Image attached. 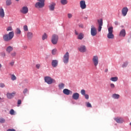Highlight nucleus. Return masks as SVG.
Returning <instances> with one entry per match:
<instances>
[{"label":"nucleus","mask_w":131,"mask_h":131,"mask_svg":"<svg viewBox=\"0 0 131 131\" xmlns=\"http://www.w3.org/2000/svg\"><path fill=\"white\" fill-rule=\"evenodd\" d=\"M128 64V63H127V62L124 63L122 64V67H123V68L126 67V66H127V64Z\"/></svg>","instance_id":"obj_43"},{"label":"nucleus","mask_w":131,"mask_h":131,"mask_svg":"<svg viewBox=\"0 0 131 131\" xmlns=\"http://www.w3.org/2000/svg\"><path fill=\"white\" fill-rule=\"evenodd\" d=\"M27 92H28V90H27V89H25L24 91H23V93L24 94H26V93H27Z\"/></svg>","instance_id":"obj_48"},{"label":"nucleus","mask_w":131,"mask_h":131,"mask_svg":"<svg viewBox=\"0 0 131 131\" xmlns=\"http://www.w3.org/2000/svg\"><path fill=\"white\" fill-rule=\"evenodd\" d=\"M108 33L107 35V38L113 39L114 38V34H113V27H110L108 28Z\"/></svg>","instance_id":"obj_2"},{"label":"nucleus","mask_w":131,"mask_h":131,"mask_svg":"<svg viewBox=\"0 0 131 131\" xmlns=\"http://www.w3.org/2000/svg\"><path fill=\"white\" fill-rule=\"evenodd\" d=\"M17 78L16 77V76L15 75H11V79L12 80H16Z\"/></svg>","instance_id":"obj_33"},{"label":"nucleus","mask_w":131,"mask_h":131,"mask_svg":"<svg viewBox=\"0 0 131 131\" xmlns=\"http://www.w3.org/2000/svg\"><path fill=\"white\" fill-rule=\"evenodd\" d=\"M15 34L16 35H20L21 34V30L20 28H17L15 31Z\"/></svg>","instance_id":"obj_22"},{"label":"nucleus","mask_w":131,"mask_h":131,"mask_svg":"<svg viewBox=\"0 0 131 131\" xmlns=\"http://www.w3.org/2000/svg\"><path fill=\"white\" fill-rule=\"evenodd\" d=\"M92 61L94 66H95V67H97V66H98V64H99V57L97 55L94 56L92 58Z\"/></svg>","instance_id":"obj_7"},{"label":"nucleus","mask_w":131,"mask_h":131,"mask_svg":"<svg viewBox=\"0 0 131 131\" xmlns=\"http://www.w3.org/2000/svg\"><path fill=\"white\" fill-rule=\"evenodd\" d=\"M0 17H5V10H4V8H3V7L0 8Z\"/></svg>","instance_id":"obj_16"},{"label":"nucleus","mask_w":131,"mask_h":131,"mask_svg":"<svg viewBox=\"0 0 131 131\" xmlns=\"http://www.w3.org/2000/svg\"><path fill=\"white\" fill-rule=\"evenodd\" d=\"M6 6H11L12 5V0H6Z\"/></svg>","instance_id":"obj_27"},{"label":"nucleus","mask_w":131,"mask_h":131,"mask_svg":"<svg viewBox=\"0 0 131 131\" xmlns=\"http://www.w3.org/2000/svg\"><path fill=\"white\" fill-rule=\"evenodd\" d=\"M28 11H29L28 7H27L26 6H24L20 10V12L22 14H27V13H28Z\"/></svg>","instance_id":"obj_10"},{"label":"nucleus","mask_w":131,"mask_h":131,"mask_svg":"<svg viewBox=\"0 0 131 131\" xmlns=\"http://www.w3.org/2000/svg\"><path fill=\"white\" fill-rule=\"evenodd\" d=\"M81 95H82L83 96H84V95H85V90H81Z\"/></svg>","instance_id":"obj_38"},{"label":"nucleus","mask_w":131,"mask_h":131,"mask_svg":"<svg viewBox=\"0 0 131 131\" xmlns=\"http://www.w3.org/2000/svg\"><path fill=\"white\" fill-rule=\"evenodd\" d=\"M91 33L92 36H96L97 35V29L94 26H91Z\"/></svg>","instance_id":"obj_8"},{"label":"nucleus","mask_w":131,"mask_h":131,"mask_svg":"<svg viewBox=\"0 0 131 131\" xmlns=\"http://www.w3.org/2000/svg\"><path fill=\"white\" fill-rule=\"evenodd\" d=\"M80 7L82 10H84V9L86 8V5L85 4V1H81L80 2Z\"/></svg>","instance_id":"obj_11"},{"label":"nucleus","mask_w":131,"mask_h":131,"mask_svg":"<svg viewBox=\"0 0 131 131\" xmlns=\"http://www.w3.org/2000/svg\"><path fill=\"white\" fill-rule=\"evenodd\" d=\"M52 55H56L57 54V50L56 49L52 50Z\"/></svg>","instance_id":"obj_32"},{"label":"nucleus","mask_w":131,"mask_h":131,"mask_svg":"<svg viewBox=\"0 0 131 131\" xmlns=\"http://www.w3.org/2000/svg\"><path fill=\"white\" fill-rule=\"evenodd\" d=\"M127 12H128V8L127 7H124L122 9V14L124 17H125L127 14Z\"/></svg>","instance_id":"obj_12"},{"label":"nucleus","mask_w":131,"mask_h":131,"mask_svg":"<svg viewBox=\"0 0 131 131\" xmlns=\"http://www.w3.org/2000/svg\"><path fill=\"white\" fill-rule=\"evenodd\" d=\"M2 64L0 63V68H2Z\"/></svg>","instance_id":"obj_58"},{"label":"nucleus","mask_w":131,"mask_h":131,"mask_svg":"<svg viewBox=\"0 0 131 131\" xmlns=\"http://www.w3.org/2000/svg\"><path fill=\"white\" fill-rule=\"evenodd\" d=\"M38 2H40L41 1V0H37Z\"/></svg>","instance_id":"obj_59"},{"label":"nucleus","mask_w":131,"mask_h":131,"mask_svg":"<svg viewBox=\"0 0 131 131\" xmlns=\"http://www.w3.org/2000/svg\"><path fill=\"white\" fill-rule=\"evenodd\" d=\"M14 32L12 31L9 32L8 34H5L3 35V38L4 41H10L13 39L14 37Z\"/></svg>","instance_id":"obj_1"},{"label":"nucleus","mask_w":131,"mask_h":131,"mask_svg":"<svg viewBox=\"0 0 131 131\" xmlns=\"http://www.w3.org/2000/svg\"><path fill=\"white\" fill-rule=\"evenodd\" d=\"M7 31H12V30H13V28H12V27H8L7 29H6Z\"/></svg>","instance_id":"obj_36"},{"label":"nucleus","mask_w":131,"mask_h":131,"mask_svg":"<svg viewBox=\"0 0 131 131\" xmlns=\"http://www.w3.org/2000/svg\"><path fill=\"white\" fill-rule=\"evenodd\" d=\"M101 30H102V26H99V27H98L99 32H100L101 31Z\"/></svg>","instance_id":"obj_47"},{"label":"nucleus","mask_w":131,"mask_h":131,"mask_svg":"<svg viewBox=\"0 0 131 131\" xmlns=\"http://www.w3.org/2000/svg\"><path fill=\"white\" fill-rule=\"evenodd\" d=\"M6 85H5V83H0V88H5Z\"/></svg>","instance_id":"obj_41"},{"label":"nucleus","mask_w":131,"mask_h":131,"mask_svg":"<svg viewBox=\"0 0 131 131\" xmlns=\"http://www.w3.org/2000/svg\"><path fill=\"white\" fill-rule=\"evenodd\" d=\"M13 48L12 46H8L6 49V52H7L8 54H10L11 52L13 51Z\"/></svg>","instance_id":"obj_21"},{"label":"nucleus","mask_w":131,"mask_h":131,"mask_svg":"<svg viewBox=\"0 0 131 131\" xmlns=\"http://www.w3.org/2000/svg\"><path fill=\"white\" fill-rule=\"evenodd\" d=\"M16 52H14L11 53V57H15L16 56Z\"/></svg>","instance_id":"obj_40"},{"label":"nucleus","mask_w":131,"mask_h":131,"mask_svg":"<svg viewBox=\"0 0 131 131\" xmlns=\"http://www.w3.org/2000/svg\"><path fill=\"white\" fill-rule=\"evenodd\" d=\"M86 107L88 108H92V104L90 102H86Z\"/></svg>","instance_id":"obj_34"},{"label":"nucleus","mask_w":131,"mask_h":131,"mask_svg":"<svg viewBox=\"0 0 131 131\" xmlns=\"http://www.w3.org/2000/svg\"><path fill=\"white\" fill-rule=\"evenodd\" d=\"M99 26H103V19H100L97 20Z\"/></svg>","instance_id":"obj_25"},{"label":"nucleus","mask_w":131,"mask_h":131,"mask_svg":"<svg viewBox=\"0 0 131 131\" xmlns=\"http://www.w3.org/2000/svg\"><path fill=\"white\" fill-rule=\"evenodd\" d=\"M5 120L4 119H0V123H4L5 122Z\"/></svg>","instance_id":"obj_44"},{"label":"nucleus","mask_w":131,"mask_h":131,"mask_svg":"<svg viewBox=\"0 0 131 131\" xmlns=\"http://www.w3.org/2000/svg\"><path fill=\"white\" fill-rule=\"evenodd\" d=\"M24 31H27L28 30V27L27 25L24 26Z\"/></svg>","instance_id":"obj_35"},{"label":"nucleus","mask_w":131,"mask_h":131,"mask_svg":"<svg viewBox=\"0 0 131 131\" xmlns=\"http://www.w3.org/2000/svg\"><path fill=\"white\" fill-rule=\"evenodd\" d=\"M60 3L62 5H67L68 2H67V0H61Z\"/></svg>","instance_id":"obj_30"},{"label":"nucleus","mask_w":131,"mask_h":131,"mask_svg":"<svg viewBox=\"0 0 131 131\" xmlns=\"http://www.w3.org/2000/svg\"><path fill=\"white\" fill-rule=\"evenodd\" d=\"M118 22L117 21H116L115 23V24L116 25H117V24H118Z\"/></svg>","instance_id":"obj_56"},{"label":"nucleus","mask_w":131,"mask_h":131,"mask_svg":"<svg viewBox=\"0 0 131 131\" xmlns=\"http://www.w3.org/2000/svg\"><path fill=\"white\" fill-rule=\"evenodd\" d=\"M110 86L112 89H115V85L114 83H111Z\"/></svg>","instance_id":"obj_42"},{"label":"nucleus","mask_w":131,"mask_h":131,"mask_svg":"<svg viewBox=\"0 0 131 131\" xmlns=\"http://www.w3.org/2000/svg\"><path fill=\"white\" fill-rule=\"evenodd\" d=\"M64 85H65L64 84V83H60V84H59L58 86H59V89H60V90H62V89H64Z\"/></svg>","instance_id":"obj_31"},{"label":"nucleus","mask_w":131,"mask_h":131,"mask_svg":"<svg viewBox=\"0 0 131 131\" xmlns=\"http://www.w3.org/2000/svg\"><path fill=\"white\" fill-rule=\"evenodd\" d=\"M1 56H2V57H5V56H6V53H5V52H2V53H1Z\"/></svg>","instance_id":"obj_51"},{"label":"nucleus","mask_w":131,"mask_h":131,"mask_svg":"<svg viewBox=\"0 0 131 131\" xmlns=\"http://www.w3.org/2000/svg\"><path fill=\"white\" fill-rule=\"evenodd\" d=\"M72 98L74 100H78L79 99V94L78 93H74L72 95Z\"/></svg>","instance_id":"obj_17"},{"label":"nucleus","mask_w":131,"mask_h":131,"mask_svg":"<svg viewBox=\"0 0 131 131\" xmlns=\"http://www.w3.org/2000/svg\"><path fill=\"white\" fill-rule=\"evenodd\" d=\"M22 103V101H21V100H18L17 101V104L18 105H21V103Z\"/></svg>","instance_id":"obj_49"},{"label":"nucleus","mask_w":131,"mask_h":131,"mask_svg":"<svg viewBox=\"0 0 131 131\" xmlns=\"http://www.w3.org/2000/svg\"><path fill=\"white\" fill-rule=\"evenodd\" d=\"M129 125H131V122L129 123Z\"/></svg>","instance_id":"obj_61"},{"label":"nucleus","mask_w":131,"mask_h":131,"mask_svg":"<svg viewBox=\"0 0 131 131\" xmlns=\"http://www.w3.org/2000/svg\"><path fill=\"white\" fill-rule=\"evenodd\" d=\"M1 97H0V100H1Z\"/></svg>","instance_id":"obj_62"},{"label":"nucleus","mask_w":131,"mask_h":131,"mask_svg":"<svg viewBox=\"0 0 131 131\" xmlns=\"http://www.w3.org/2000/svg\"><path fill=\"white\" fill-rule=\"evenodd\" d=\"M59 62L58 61V60H53L52 61V66L54 68H56L57 67V66H58V63Z\"/></svg>","instance_id":"obj_18"},{"label":"nucleus","mask_w":131,"mask_h":131,"mask_svg":"<svg viewBox=\"0 0 131 131\" xmlns=\"http://www.w3.org/2000/svg\"><path fill=\"white\" fill-rule=\"evenodd\" d=\"M14 114H15V111H14V110L13 109L11 110L10 111V114H11V115H14Z\"/></svg>","instance_id":"obj_37"},{"label":"nucleus","mask_w":131,"mask_h":131,"mask_svg":"<svg viewBox=\"0 0 131 131\" xmlns=\"http://www.w3.org/2000/svg\"><path fill=\"white\" fill-rule=\"evenodd\" d=\"M7 131H16L14 129H8Z\"/></svg>","instance_id":"obj_53"},{"label":"nucleus","mask_w":131,"mask_h":131,"mask_svg":"<svg viewBox=\"0 0 131 131\" xmlns=\"http://www.w3.org/2000/svg\"><path fill=\"white\" fill-rule=\"evenodd\" d=\"M115 120H116L117 123H122L123 122V119L121 118H115Z\"/></svg>","instance_id":"obj_20"},{"label":"nucleus","mask_w":131,"mask_h":131,"mask_svg":"<svg viewBox=\"0 0 131 131\" xmlns=\"http://www.w3.org/2000/svg\"><path fill=\"white\" fill-rule=\"evenodd\" d=\"M59 40V36L57 34H53L51 38V42L53 45H57Z\"/></svg>","instance_id":"obj_3"},{"label":"nucleus","mask_w":131,"mask_h":131,"mask_svg":"<svg viewBox=\"0 0 131 131\" xmlns=\"http://www.w3.org/2000/svg\"><path fill=\"white\" fill-rule=\"evenodd\" d=\"M120 95L117 94H114L112 95V98L114 99H119Z\"/></svg>","instance_id":"obj_26"},{"label":"nucleus","mask_w":131,"mask_h":131,"mask_svg":"<svg viewBox=\"0 0 131 131\" xmlns=\"http://www.w3.org/2000/svg\"><path fill=\"white\" fill-rule=\"evenodd\" d=\"M35 8H37V9H41L42 8H43L45 7V0H41V1H39V2H37L35 5Z\"/></svg>","instance_id":"obj_5"},{"label":"nucleus","mask_w":131,"mask_h":131,"mask_svg":"<svg viewBox=\"0 0 131 131\" xmlns=\"http://www.w3.org/2000/svg\"><path fill=\"white\" fill-rule=\"evenodd\" d=\"M15 95H16V92H13L12 93H7V94H6V96L8 99H13V97H15Z\"/></svg>","instance_id":"obj_14"},{"label":"nucleus","mask_w":131,"mask_h":131,"mask_svg":"<svg viewBox=\"0 0 131 131\" xmlns=\"http://www.w3.org/2000/svg\"><path fill=\"white\" fill-rule=\"evenodd\" d=\"M63 93L64 94V95H67V96L69 95H72V94L73 93V92H72V91L67 89H65L63 90Z\"/></svg>","instance_id":"obj_15"},{"label":"nucleus","mask_w":131,"mask_h":131,"mask_svg":"<svg viewBox=\"0 0 131 131\" xmlns=\"http://www.w3.org/2000/svg\"><path fill=\"white\" fill-rule=\"evenodd\" d=\"M68 17L69 19H71V18H72V14L71 13H68Z\"/></svg>","instance_id":"obj_39"},{"label":"nucleus","mask_w":131,"mask_h":131,"mask_svg":"<svg viewBox=\"0 0 131 131\" xmlns=\"http://www.w3.org/2000/svg\"><path fill=\"white\" fill-rule=\"evenodd\" d=\"M45 81L48 84H52V83H55V82H56V80H55V79H52L51 78V77L49 76L45 77Z\"/></svg>","instance_id":"obj_4"},{"label":"nucleus","mask_w":131,"mask_h":131,"mask_svg":"<svg viewBox=\"0 0 131 131\" xmlns=\"http://www.w3.org/2000/svg\"><path fill=\"white\" fill-rule=\"evenodd\" d=\"M27 36L28 39H32L33 37V33L31 32H28L27 34Z\"/></svg>","instance_id":"obj_19"},{"label":"nucleus","mask_w":131,"mask_h":131,"mask_svg":"<svg viewBox=\"0 0 131 131\" xmlns=\"http://www.w3.org/2000/svg\"><path fill=\"white\" fill-rule=\"evenodd\" d=\"M79 27H80V28H83V25L82 24L79 25Z\"/></svg>","instance_id":"obj_52"},{"label":"nucleus","mask_w":131,"mask_h":131,"mask_svg":"<svg viewBox=\"0 0 131 131\" xmlns=\"http://www.w3.org/2000/svg\"><path fill=\"white\" fill-rule=\"evenodd\" d=\"M84 96L85 98L86 99V100H89V95L85 94Z\"/></svg>","instance_id":"obj_46"},{"label":"nucleus","mask_w":131,"mask_h":131,"mask_svg":"<svg viewBox=\"0 0 131 131\" xmlns=\"http://www.w3.org/2000/svg\"><path fill=\"white\" fill-rule=\"evenodd\" d=\"M10 66H14V64H15V61H12L9 63Z\"/></svg>","instance_id":"obj_45"},{"label":"nucleus","mask_w":131,"mask_h":131,"mask_svg":"<svg viewBox=\"0 0 131 131\" xmlns=\"http://www.w3.org/2000/svg\"><path fill=\"white\" fill-rule=\"evenodd\" d=\"M105 72H108V69H106V70H105Z\"/></svg>","instance_id":"obj_57"},{"label":"nucleus","mask_w":131,"mask_h":131,"mask_svg":"<svg viewBox=\"0 0 131 131\" xmlns=\"http://www.w3.org/2000/svg\"><path fill=\"white\" fill-rule=\"evenodd\" d=\"M36 67L37 69H39V68H40V64H37L36 65Z\"/></svg>","instance_id":"obj_50"},{"label":"nucleus","mask_w":131,"mask_h":131,"mask_svg":"<svg viewBox=\"0 0 131 131\" xmlns=\"http://www.w3.org/2000/svg\"><path fill=\"white\" fill-rule=\"evenodd\" d=\"M16 2H19V0H15Z\"/></svg>","instance_id":"obj_60"},{"label":"nucleus","mask_w":131,"mask_h":131,"mask_svg":"<svg viewBox=\"0 0 131 131\" xmlns=\"http://www.w3.org/2000/svg\"><path fill=\"white\" fill-rule=\"evenodd\" d=\"M120 36H122L123 37H124L125 36V30L123 29L120 32L119 34Z\"/></svg>","instance_id":"obj_23"},{"label":"nucleus","mask_w":131,"mask_h":131,"mask_svg":"<svg viewBox=\"0 0 131 131\" xmlns=\"http://www.w3.org/2000/svg\"><path fill=\"white\" fill-rule=\"evenodd\" d=\"M23 48H24V50H26L27 49V46H25L23 47Z\"/></svg>","instance_id":"obj_55"},{"label":"nucleus","mask_w":131,"mask_h":131,"mask_svg":"<svg viewBox=\"0 0 131 131\" xmlns=\"http://www.w3.org/2000/svg\"><path fill=\"white\" fill-rule=\"evenodd\" d=\"M78 50L81 53H85L86 52V47L85 46H81L78 48Z\"/></svg>","instance_id":"obj_13"},{"label":"nucleus","mask_w":131,"mask_h":131,"mask_svg":"<svg viewBox=\"0 0 131 131\" xmlns=\"http://www.w3.org/2000/svg\"><path fill=\"white\" fill-rule=\"evenodd\" d=\"M47 38H48V35H47L46 33H44V34L42 35V40H45V39H47Z\"/></svg>","instance_id":"obj_29"},{"label":"nucleus","mask_w":131,"mask_h":131,"mask_svg":"<svg viewBox=\"0 0 131 131\" xmlns=\"http://www.w3.org/2000/svg\"><path fill=\"white\" fill-rule=\"evenodd\" d=\"M75 33L76 35H78V32L76 30L75 31Z\"/></svg>","instance_id":"obj_54"},{"label":"nucleus","mask_w":131,"mask_h":131,"mask_svg":"<svg viewBox=\"0 0 131 131\" xmlns=\"http://www.w3.org/2000/svg\"><path fill=\"white\" fill-rule=\"evenodd\" d=\"M84 35L82 33H80L78 35V39H82L83 38V37Z\"/></svg>","instance_id":"obj_24"},{"label":"nucleus","mask_w":131,"mask_h":131,"mask_svg":"<svg viewBox=\"0 0 131 131\" xmlns=\"http://www.w3.org/2000/svg\"><path fill=\"white\" fill-rule=\"evenodd\" d=\"M63 62L64 64H68V62H69V53L68 52L63 55Z\"/></svg>","instance_id":"obj_6"},{"label":"nucleus","mask_w":131,"mask_h":131,"mask_svg":"<svg viewBox=\"0 0 131 131\" xmlns=\"http://www.w3.org/2000/svg\"><path fill=\"white\" fill-rule=\"evenodd\" d=\"M110 80H111L112 81H117L118 80V77H112L111 78Z\"/></svg>","instance_id":"obj_28"},{"label":"nucleus","mask_w":131,"mask_h":131,"mask_svg":"<svg viewBox=\"0 0 131 131\" xmlns=\"http://www.w3.org/2000/svg\"><path fill=\"white\" fill-rule=\"evenodd\" d=\"M55 7H56V3L52 2L49 6L50 11H55Z\"/></svg>","instance_id":"obj_9"}]
</instances>
